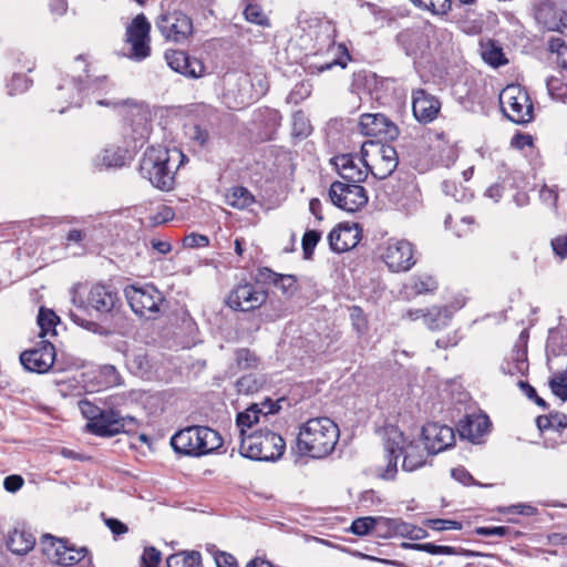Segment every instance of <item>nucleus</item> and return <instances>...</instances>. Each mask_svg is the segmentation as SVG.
Listing matches in <instances>:
<instances>
[{"label": "nucleus", "instance_id": "1", "mask_svg": "<svg viewBox=\"0 0 567 567\" xmlns=\"http://www.w3.org/2000/svg\"><path fill=\"white\" fill-rule=\"evenodd\" d=\"M339 436L338 425L329 417L310 419L299 427L297 451L312 458L327 457L334 451Z\"/></svg>", "mask_w": 567, "mask_h": 567}, {"label": "nucleus", "instance_id": "2", "mask_svg": "<svg viewBox=\"0 0 567 567\" xmlns=\"http://www.w3.org/2000/svg\"><path fill=\"white\" fill-rule=\"evenodd\" d=\"M183 158L184 154L176 148L168 150L163 146H151L143 154L140 163V173L154 187L168 192L175 184L176 163H182Z\"/></svg>", "mask_w": 567, "mask_h": 567}, {"label": "nucleus", "instance_id": "3", "mask_svg": "<svg viewBox=\"0 0 567 567\" xmlns=\"http://www.w3.org/2000/svg\"><path fill=\"white\" fill-rule=\"evenodd\" d=\"M384 450L388 464L375 467V475L383 480L394 478L400 455H403L402 467L408 472L420 468L426 462L423 449L413 442L405 443L403 434L398 431H393V436L386 441Z\"/></svg>", "mask_w": 567, "mask_h": 567}, {"label": "nucleus", "instance_id": "4", "mask_svg": "<svg viewBox=\"0 0 567 567\" xmlns=\"http://www.w3.org/2000/svg\"><path fill=\"white\" fill-rule=\"evenodd\" d=\"M223 444L219 433L208 426H188L171 439V445L178 454L202 456L209 454Z\"/></svg>", "mask_w": 567, "mask_h": 567}, {"label": "nucleus", "instance_id": "5", "mask_svg": "<svg viewBox=\"0 0 567 567\" xmlns=\"http://www.w3.org/2000/svg\"><path fill=\"white\" fill-rule=\"evenodd\" d=\"M285 440L277 433L265 430L248 434L240 440L239 452L254 461H276L284 454Z\"/></svg>", "mask_w": 567, "mask_h": 567}, {"label": "nucleus", "instance_id": "6", "mask_svg": "<svg viewBox=\"0 0 567 567\" xmlns=\"http://www.w3.org/2000/svg\"><path fill=\"white\" fill-rule=\"evenodd\" d=\"M499 104L506 117L516 124H527L534 118V107L525 89L507 85L499 94Z\"/></svg>", "mask_w": 567, "mask_h": 567}, {"label": "nucleus", "instance_id": "7", "mask_svg": "<svg viewBox=\"0 0 567 567\" xmlns=\"http://www.w3.org/2000/svg\"><path fill=\"white\" fill-rule=\"evenodd\" d=\"M369 172L378 179L389 177L398 167L399 158L392 145L365 142L361 147Z\"/></svg>", "mask_w": 567, "mask_h": 567}, {"label": "nucleus", "instance_id": "8", "mask_svg": "<svg viewBox=\"0 0 567 567\" xmlns=\"http://www.w3.org/2000/svg\"><path fill=\"white\" fill-rule=\"evenodd\" d=\"M533 14L544 32L563 33L567 28V0H534Z\"/></svg>", "mask_w": 567, "mask_h": 567}, {"label": "nucleus", "instance_id": "9", "mask_svg": "<svg viewBox=\"0 0 567 567\" xmlns=\"http://www.w3.org/2000/svg\"><path fill=\"white\" fill-rule=\"evenodd\" d=\"M125 297L135 315L145 319H156L164 301L162 292L153 285L128 286Z\"/></svg>", "mask_w": 567, "mask_h": 567}, {"label": "nucleus", "instance_id": "10", "mask_svg": "<svg viewBox=\"0 0 567 567\" xmlns=\"http://www.w3.org/2000/svg\"><path fill=\"white\" fill-rule=\"evenodd\" d=\"M329 197L338 208L354 213L368 203V195L363 186L336 181L330 185Z\"/></svg>", "mask_w": 567, "mask_h": 567}, {"label": "nucleus", "instance_id": "11", "mask_svg": "<svg viewBox=\"0 0 567 567\" xmlns=\"http://www.w3.org/2000/svg\"><path fill=\"white\" fill-rule=\"evenodd\" d=\"M381 258L392 272L409 271L416 262L414 247L405 239H389L382 250Z\"/></svg>", "mask_w": 567, "mask_h": 567}, {"label": "nucleus", "instance_id": "12", "mask_svg": "<svg viewBox=\"0 0 567 567\" xmlns=\"http://www.w3.org/2000/svg\"><path fill=\"white\" fill-rule=\"evenodd\" d=\"M268 298V292L257 286L244 282L236 286L228 295L226 303L236 311H252L260 308Z\"/></svg>", "mask_w": 567, "mask_h": 567}, {"label": "nucleus", "instance_id": "13", "mask_svg": "<svg viewBox=\"0 0 567 567\" xmlns=\"http://www.w3.org/2000/svg\"><path fill=\"white\" fill-rule=\"evenodd\" d=\"M137 421L133 416H122L114 409L102 410L93 423H87L90 431L99 436H114L131 431Z\"/></svg>", "mask_w": 567, "mask_h": 567}, {"label": "nucleus", "instance_id": "14", "mask_svg": "<svg viewBox=\"0 0 567 567\" xmlns=\"http://www.w3.org/2000/svg\"><path fill=\"white\" fill-rule=\"evenodd\" d=\"M120 301L117 293L106 285H93L87 293L86 300L72 292V302L79 308H92L99 313H110Z\"/></svg>", "mask_w": 567, "mask_h": 567}, {"label": "nucleus", "instance_id": "15", "mask_svg": "<svg viewBox=\"0 0 567 567\" xmlns=\"http://www.w3.org/2000/svg\"><path fill=\"white\" fill-rule=\"evenodd\" d=\"M350 59L347 45L332 41L324 51L317 54V61L307 65V72L309 74H320L336 65L344 69Z\"/></svg>", "mask_w": 567, "mask_h": 567}, {"label": "nucleus", "instance_id": "16", "mask_svg": "<svg viewBox=\"0 0 567 567\" xmlns=\"http://www.w3.org/2000/svg\"><path fill=\"white\" fill-rule=\"evenodd\" d=\"M55 361V348L47 340H42L35 348L25 350L20 354V362L31 372L45 373Z\"/></svg>", "mask_w": 567, "mask_h": 567}, {"label": "nucleus", "instance_id": "17", "mask_svg": "<svg viewBox=\"0 0 567 567\" xmlns=\"http://www.w3.org/2000/svg\"><path fill=\"white\" fill-rule=\"evenodd\" d=\"M128 107L126 118L132 131V140L135 144L143 143L151 133L152 114L147 105L127 100L122 102Z\"/></svg>", "mask_w": 567, "mask_h": 567}, {"label": "nucleus", "instance_id": "18", "mask_svg": "<svg viewBox=\"0 0 567 567\" xmlns=\"http://www.w3.org/2000/svg\"><path fill=\"white\" fill-rule=\"evenodd\" d=\"M82 81L75 76H62L58 83L55 91L53 92V100L55 102V109L59 113L71 106H80L82 104Z\"/></svg>", "mask_w": 567, "mask_h": 567}, {"label": "nucleus", "instance_id": "19", "mask_svg": "<svg viewBox=\"0 0 567 567\" xmlns=\"http://www.w3.org/2000/svg\"><path fill=\"white\" fill-rule=\"evenodd\" d=\"M425 449L430 454H437L455 442L454 430L437 422H429L422 427Z\"/></svg>", "mask_w": 567, "mask_h": 567}, {"label": "nucleus", "instance_id": "20", "mask_svg": "<svg viewBox=\"0 0 567 567\" xmlns=\"http://www.w3.org/2000/svg\"><path fill=\"white\" fill-rule=\"evenodd\" d=\"M359 130L363 135L378 137L380 140H394L399 135L396 125L383 114H362L359 122Z\"/></svg>", "mask_w": 567, "mask_h": 567}, {"label": "nucleus", "instance_id": "21", "mask_svg": "<svg viewBox=\"0 0 567 567\" xmlns=\"http://www.w3.org/2000/svg\"><path fill=\"white\" fill-rule=\"evenodd\" d=\"M165 60L173 71L185 76L198 79L205 73V66L202 61L190 58L185 51L166 50Z\"/></svg>", "mask_w": 567, "mask_h": 567}, {"label": "nucleus", "instance_id": "22", "mask_svg": "<svg viewBox=\"0 0 567 567\" xmlns=\"http://www.w3.org/2000/svg\"><path fill=\"white\" fill-rule=\"evenodd\" d=\"M333 164L338 174L343 179L342 183L360 185V183L365 181L369 173L365 161L362 158L355 162V158L350 154L336 156Z\"/></svg>", "mask_w": 567, "mask_h": 567}, {"label": "nucleus", "instance_id": "23", "mask_svg": "<svg viewBox=\"0 0 567 567\" xmlns=\"http://www.w3.org/2000/svg\"><path fill=\"white\" fill-rule=\"evenodd\" d=\"M441 110V102L437 97L419 89L412 95V111L417 122L427 124L433 122Z\"/></svg>", "mask_w": 567, "mask_h": 567}, {"label": "nucleus", "instance_id": "24", "mask_svg": "<svg viewBox=\"0 0 567 567\" xmlns=\"http://www.w3.org/2000/svg\"><path fill=\"white\" fill-rule=\"evenodd\" d=\"M489 426L491 422L486 414L472 413L458 422L457 431L462 439L472 443H481V439L488 432Z\"/></svg>", "mask_w": 567, "mask_h": 567}, {"label": "nucleus", "instance_id": "25", "mask_svg": "<svg viewBox=\"0 0 567 567\" xmlns=\"http://www.w3.org/2000/svg\"><path fill=\"white\" fill-rule=\"evenodd\" d=\"M156 25L162 35H190L193 31L190 19L181 11L162 14Z\"/></svg>", "mask_w": 567, "mask_h": 567}, {"label": "nucleus", "instance_id": "26", "mask_svg": "<svg viewBox=\"0 0 567 567\" xmlns=\"http://www.w3.org/2000/svg\"><path fill=\"white\" fill-rule=\"evenodd\" d=\"M328 240L333 251H348L359 243V231L355 227L339 225L329 233Z\"/></svg>", "mask_w": 567, "mask_h": 567}, {"label": "nucleus", "instance_id": "27", "mask_svg": "<svg viewBox=\"0 0 567 567\" xmlns=\"http://www.w3.org/2000/svg\"><path fill=\"white\" fill-rule=\"evenodd\" d=\"M42 553L54 564L59 565L62 557L73 550V544L66 538H58L45 534L40 538Z\"/></svg>", "mask_w": 567, "mask_h": 567}, {"label": "nucleus", "instance_id": "28", "mask_svg": "<svg viewBox=\"0 0 567 567\" xmlns=\"http://www.w3.org/2000/svg\"><path fill=\"white\" fill-rule=\"evenodd\" d=\"M35 545L34 535L23 527H16L7 538L8 549L19 556L27 555Z\"/></svg>", "mask_w": 567, "mask_h": 567}, {"label": "nucleus", "instance_id": "29", "mask_svg": "<svg viewBox=\"0 0 567 567\" xmlns=\"http://www.w3.org/2000/svg\"><path fill=\"white\" fill-rule=\"evenodd\" d=\"M117 54L140 62L151 54L150 38H125Z\"/></svg>", "mask_w": 567, "mask_h": 567}, {"label": "nucleus", "instance_id": "30", "mask_svg": "<svg viewBox=\"0 0 567 567\" xmlns=\"http://www.w3.org/2000/svg\"><path fill=\"white\" fill-rule=\"evenodd\" d=\"M480 52L483 61L492 68H499L508 63L501 43L494 38H482Z\"/></svg>", "mask_w": 567, "mask_h": 567}, {"label": "nucleus", "instance_id": "31", "mask_svg": "<svg viewBox=\"0 0 567 567\" xmlns=\"http://www.w3.org/2000/svg\"><path fill=\"white\" fill-rule=\"evenodd\" d=\"M402 546L404 548H411L419 551H425L430 555H463L466 557H481L484 554L480 551L468 550V549H460L452 546H443L435 545L433 543H403Z\"/></svg>", "mask_w": 567, "mask_h": 567}, {"label": "nucleus", "instance_id": "32", "mask_svg": "<svg viewBox=\"0 0 567 567\" xmlns=\"http://www.w3.org/2000/svg\"><path fill=\"white\" fill-rule=\"evenodd\" d=\"M436 289V280L430 275H422L413 277L408 284H405L401 293L405 299H412L419 295L433 292Z\"/></svg>", "mask_w": 567, "mask_h": 567}, {"label": "nucleus", "instance_id": "33", "mask_svg": "<svg viewBox=\"0 0 567 567\" xmlns=\"http://www.w3.org/2000/svg\"><path fill=\"white\" fill-rule=\"evenodd\" d=\"M547 357L567 354V331L554 329L549 331L546 343Z\"/></svg>", "mask_w": 567, "mask_h": 567}, {"label": "nucleus", "instance_id": "34", "mask_svg": "<svg viewBox=\"0 0 567 567\" xmlns=\"http://www.w3.org/2000/svg\"><path fill=\"white\" fill-rule=\"evenodd\" d=\"M306 24L303 31L312 35H336L337 33L334 22L326 17H312L306 21Z\"/></svg>", "mask_w": 567, "mask_h": 567}, {"label": "nucleus", "instance_id": "35", "mask_svg": "<svg viewBox=\"0 0 567 567\" xmlns=\"http://www.w3.org/2000/svg\"><path fill=\"white\" fill-rule=\"evenodd\" d=\"M260 422V411H258V404L254 403L248 406L245 411L239 412L236 417V425L239 429L240 440L247 437V431L254 425Z\"/></svg>", "mask_w": 567, "mask_h": 567}, {"label": "nucleus", "instance_id": "36", "mask_svg": "<svg viewBox=\"0 0 567 567\" xmlns=\"http://www.w3.org/2000/svg\"><path fill=\"white\" fill-rule=\"evenodd\" d=\"M254 195L243 186H235L226 194V203L237 209H245L254 204Z\"/></svg>", "mask_w": 567, "mask_h": 567}, {"label": "nucleus", "instance_id": "37", "mask_svg": "<svg viewBox=\"0 0 567 567\" xmlns=\"http://www.w3.org/2000/svg\"><path fill=\"white\" fill-rule=\"evenodd\" d=\"M452 312L447 307H433L426 310L424 323L431 330H437L445 327L451 320Z\"/></svg>", "mask_w": 567, "mask_h": 567}, {"label": "nucleus", "instance_id": "38", "mask_svg": "<svg viewBox=\"0 0 567 567\" xmlns=\"http://www.w3.org/2000/svg\"><path fill=\"white\" fill-rule=\"evenodd\" d=\"M167 567H202V557L198 551H181L171 555L166 560Z\"/></svg>", "mask_w": 567, "mask_h": 567}, {"label": "nucleus", "instance_id": "39", "mask_svg": "<svg viewBox=\"0 0 567 567\" xmlns=\"http://www.w3.org/2000/svg\"><path fill=\"white\" fill-rule=\"evenodd\" d=\"M539 431L554 430L557 432L567 427V416L564 413L555 412L549 415H539L536 419Z\"/></svg>", "mask_w": 567, "mask_h": 567}, {"label": "nucleus", "instance_id": "40", "mask_svg": "<svg viewBox=\"0 0 567 567\" xmlns=\"http://www.w3.org/2000/svg\"><path fill=\"white\" fill-rule=\"evenodd\" d=\"M60 321L59 317L50 309L40 308L38 315V324L40 328L39 336L44 338L49 334L55 336V326Z\"/></svg>", "mask_w": 567, "mask_h": 567}, {"label": "nucleus", "instance_id": "41", "mask_svg": "<svg viewBox=\"0 0 567 567\" xmlns=\"http://www.w3.org/2000/svg\"><path fill=\"white\" fill-rule=\"evenodd\" d=\"M83 559H86L85 567H94L89 549L86 547H75L73 545V550H70L69 554L63 556L59 565L64 567L73 566Z\"/></svg>", "mask_w": 567, "mask_h": 567}, {"label": "nucleus", "instance_id": "42", "mask_svg": "<svg viewBox=\"0 0 567 567\" xmlns=\"http://www.w3.org/2000/svg\"><path fill=\"white\" fill-rule=\"evenodd\" d=\"M549 386L551 392L563 402L567 400V368L553 375L549 380Z\"/></svg>", "mask_w": 567, "mask_h": 567}, {"label": "nucleus", "instance_id": "43", "mask_svg": "<svg viewBox=\"0 0 567 567\" xmlns=\"http://www.w3.org/2000/svg\"><path fill=\"white\" fill-rule=\"evenodd\" d=\"M546 87L551 99L565 101L567 97V83L558 76H550L546 81Z\"/></svg>", "mask_w": 567, "mask_h": 567}, {"label": "nucleus", "instance_id": "44", "mask_svg": "<svg viewBox=\"0 0 567 567\" xmlns=\"http://www.w3.org/2000/svg\"><path fill=\"white\" fill-rule=\"evenodd\" d=\"M548 50L556 54V63L567 70V43L563 38H551L548 43Z\"/></svg>", "mask_w": 567, "mask_h": 567}, {"label": "nucleus", "instance_id": "45", "mask_svg": "<svg viewBox=\"0 0 567 567\" xmlns=\"http://www.w3.org/2000/svg\"><path fill=\"white\" fill-rule=\"evenodd\" d=\"M406 41L402 43L409 55L415 58H423L429 47L427 38H405Z\"/></svg>", "mask_w": 567, "mask_h": 567}, {"label": "nucleus", "instance_id": "46", "mask_svg": "<svg viewBox=\"0 0 567 567\" xmlns=\"http://www.w3.org/2000/svg\"><path fill=\"white\" fill-rule=\"evenodd\" d=\"M102 163L106 167H122L125 164V152L118 147H109L103 151Z\"/></svg>", "mask_w": 567, "mask_h": 567}, {"label": "nucleus", "instance_id": "47", "mask_svg": "<svg viewBox=\"0 0 567 567\" xmlns=\"http://www.w3.org/2000/svg\"><path fill=\"white\" fill-rule=\"evenodd\" d=\"M151 31V24L146 17L141 13L137 14L131 23L126 27L125 35H148Z\"/></svg>", "mask_w": 567, "mask_h": 567}, {"label": "nucleus", "instance_id": "48", "mask_svg": "<svg viewBox=\"0 0 567 567\" xmlns=\"http://www.w3.org/2000/svg\"><path fill=\"white\" fill-rule=\"evenodd\" d=\"M236 362L240 369H257L259 358L249 349L243 348L236 351Z\"/></svg>", "mask_w": 567, "mask_h": 567}, {"label": "nucleus", "instance_id": "49", "mask_svg": "<svg viewBox=\"0 0 567 567\" xmlns=\"http://www.w3.org/2000/svg\"><path fill=\"white\" fill-rule=\"evenodd\" d=\"M373 527H374L373 517L372 516H363V517H358L352 522V524L350 526V530L354 535L362 537V536L373 535V529H374Z\"/></svg>", "mask_w": 567, "mask_h": 567}, {"label": "nucleus", "instance_id": "50", "mask_svg": "<svg viewBox=\"0 0 567 567\" xmlns=\"http://www.w3.org/2000/svg\"><path fill=\"white\" fill-rule=\"evenodd\" d=\"M312 92V85L308 81H301L297 83L287 96L289 103L298 104L301 101L310 96Z\"/></svg>", "mask_w": 567, "mask_h": 567}, {"label": "nucleus", "instance_id": "51", "mask_svg": "<svg viewBox=\"0 0 567 567\" xmlns=\"http://www.w3.org/2000/svg\"><path fill=\"white\" fill-rule=\"evenodd\" d=\"M246 20L258 25H269V19L258 4H248L244 11Z\"/></svg>", "mask_w": 567, "mask_h": 567}, {"label": "nucleus", "instance_id": "52", "mask_svg": "<svg viewBox=\"0 0 567 567\" xmlns=\"http://www.w3.org/2000/svg\"><path fill=\"white\" fill-rule=\"evenodd\" d=\"M392 534H393V537L395 536H400V537H411V538H420L421 536L419 534L416 535H412L414 530H416V528L409 524V523H405L403 522L402 519L400 518H392ZM419 533H423V530L421 528L417 529Z\"/></svg>", "mask_w": 567, "mask_h": 567}, {"label": "nucleus", "instance_id": "53", "mask_svg": "<svg viewBox=\"0 0 567 567\" xmlns=\"http://www.w3.org/2000/svg\"><path fill=\"white\" fill-rule=\"evenodd\" d=\"M321 238V234L317 230H307L302 237V251L305 259H311L315 248Z\"/></svg>", "mask_w": 567, "mask_h": 567}, {"label": "nucleus", "instance_id": "54", "mask_svg": "<svg viewBox=\"0 0 567 567\" xmlns=\"http://www.w3.org/2000/svg\"><path fill=\"white\" fill-rule=\"evenodd\" d=\"M373 536L379 538H392V518L378 516L373 517Z\"/></svg>", "mask_w": 567, "mask_h": 567}, {"label": "nucleus", "instance_id": "55", "mask_svg": "<svg viewBox=\"0 0 567 567\" xmlns=\"http://www.w3.org/2000/svg\"><path fill=\"white\" fill-rule=\"evenodd\" d=\"M419 8L429 10L435 14H444L450 9L449 0H411Z\"/></svg>", "mask_w": 567, "mask_h": 567}, {"label": "nucleus", "instance_id": "56", "mask_svg": "<svg viewBox=\"0 0 567 567\" xmlns=\"http://www.w3.org/2000/svg\"><path fill=\"white\" fill-rule=\"evenodd\" d=\"M311 132V125L302 112L292 115V133L296 136H307Z\"/></svg>", "mask_w": 567, "mask_h": 567}, {"label": "nucleus", "instance_id": "57", "mask_svg": "<svg viewBox=\"0 0 567 567\" xmlns=\"http://www.w3.org/2000/svg\"><path fill=\"white\" fill-rule=\"evenodd\" d=\"M275 286L278 287L281 292L287 296L291 297L297 291V280L295 276L292 275H278V278L276 279Z\"/></svg>", "mask_w": 567, "mask_h": 567}, {"label": "nucleus", "instance_id": "58", "mask_svg": "<svg viewBox=\"0 0 567 567\" xmlns=\"http://www.w3.org/2000/svg\"><path fill=\"white\" fill-rule=\"evenodd\" d=\"M475 534L480 536H496L506 537L512 534V528L508 526H482L475 528Z\"/></svg>", "mask_w": 567, "mask_h": 567}, {"label": "nucleus", "instance_id": "59", "mask_svg": "<svg viewBox=\"0 0 567 567\" xmlns=\"http://www.w3.org/2000/svg\"><path fill=\"white\" fill-rule=\"evenodd\" d=\"M175 216V213L172 207L163 205L158 208V210L150 216L151 225L157 226L165 224L172 220Z\"/></svg>", "mask_w": 567, "mask_h": 567}, {"label": "nucleus", "instance_id": "60", "mask_svg": "<svg viewBox=\"0 0 567 567\" xmlns=\"http://www.w3.org/2000/svg\"><path fill=\"white\" fill-rule=\"evenodd\" d=\"M29 85L30 82L24 74L14 73L11 78L10 83L8 84L9 93L13 95L16 93L24 92L25 90H28Z\"/></svg>", "mask_w": 567, "mask_h": 567}, {"label": "nucleus", "instance_id": "61", "mask_svg": "<svg viewBox=\"0 0 567 567\" xmlns=\"http://www.w3.org/2000/svg\"><path fill=\"white\" fill-rule=\"evenodd\" d=\"M539 198L547 206L555 208L558 202L557 187L544 185L539 190Z\"/></svg>", "mask_w": 567, "mask_h": 567}, {"label": "nucleus", "instance_id": "62", "mask_svg": "<svg viewBox=\"0 0 567 567\" xmlns=\"http://www.w3.org/2000/svg\"><path fill=\"white\" fill-rule=\"evenodd\" d=\"M350 318L352 321V326L357 330L358 333L365 332V330L368 328V322H367V319H365L364 313L361 308H359V307L351 308Z\"/></svg>", "mask_w": 567, "mask_h": 567}, {"label": "nucleus", "instance_id": "63", "mask_svg": "<svg viewBox=\"0 0 567 567\" xmlns=\"http://www.w3.org/2000/svg\"><path fill=\"white\" fill-rule=\"evenodd\" d=\"M143 567H157L161 561V553L154 547H147L141 557Z\"/></svg>", "mask_w": 567, "mask_h": 567}, {"label": "nucleus", "instance_id": "64", "mask_svg": "<svg viewBox=\"0 0 567 567\" xmlns=\"http://www.w3.org/2000/svg\"><path fill=\"white\" fill-rule=\"evenodd\" d=\"M550 245L556 256L561 259L567 258V234L556 236Z\"/></svg>", "mask_w": 567, "mask_h": 567}]
</instances>
